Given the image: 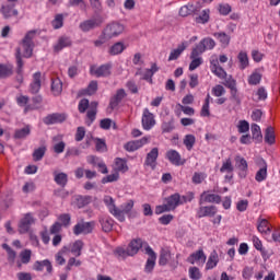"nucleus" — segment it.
I'll use <instances>...</instances> for the list:
<instances>
[{
	"label": "nucleus",
	"instance_id": "f3484780",
	"mask_svg": "<svg viewBox=\"0 0 280 280\" xmlns=\"http://www.w3.org/2000/svg\"><path fill=\"white\" fill-rule=\"evenodd\" d=\"M62 121H67V115L60 113L49 114L44 118V124L46 126H54V124H62Z\"/></svg>",
	"mask_w": 280,
	"mask_h": 280
},
{
	"label": "nucleus",
	"instance_id": "4be33fe9",
	"mask_svg": "<svg viewBox=\"0 0 280 280\" xmlns=\"http://www.w3.org/2000/svg\"><path fill=\"white\" fill-rule=\"evenodd\" d=\"M97 106L98 103L95 101L90 104V108L86 112V126H91L93 121H95V119L97 118Z\"/></svg>",
	"mask_w": 280,
	"mask_h": 280
},
{
	"label": "nucleus",
	"instance_id": "09e8293b",
	"mask_svg": "<svg viewBox=\"0 0 280 280\" xmlns=\"http://www.w3.org/2000/svg\"><path fill=\"white\" fill-rule=\"evenodd\" d=\"M276 137H275V128L272 127H267L265 131V142L268 143L269 145L275 144Z\"/></svg>",
	"mask_w": 280,
	"mask_h": 280
},
{
	"label": "nucleus",
	"instance_id": "0e129e2a",
	"mask_svg": "<svg viewBox=\"0 0 280 280\" xmlns=\"http://www.w3.org/2000/svg\"><path fill=\"white\" fill-rule=\"evenodd\" d=\"M89 108H91V103L89 102V98H83L79 102L78 105V110L81 114L86 113V110H89Z\"/></svg>",
	"mask_w": 280,
	"mask_h": 280
},
{
	"label": "nucleus",
	"instance_id": "79ce46f5",
	"mask_svg": "<svg viewBox=\"0 0 280 280\" xmlns=\"http://www.w3.org/2000/svg\"><path fill=\"white\" fill-rule=\"evenodd\" d=\"M262 75L260 74L259 70H255L247 79V82L250 86H257L260 84Z\"/></svg>",
	"mask_w": 280,
	"mask_h": 280
},
{
	"label": "nucleus",
	"instance_id": "412c9836",
	"mask_svg": "<svg viewBox=\"0 0 280 280\" xmlns=\"http://www.w3.org/2000/svg\"><path fill=\"white\" fill-rule=\"evenodd\" d=\"M126 95H127L126 90L124 89L117 90L116 94L109 101V108H112V110H115V108H117V106L121 104Z\"/></svg>",
	"mask_w": 280,
	"mask_h": 280
},
{
	"label": "nucleus",
	"instance_id": "c9c22d12",
	"mask_svg": "<svg viewBox=\"0 0 280 280\" xmlns=\"http://www.w3.org/2000/svg\"><path fill=\"white\" fill-rule=\"evenodd\" d=\"M51 93L55 97H58L62 93V81L60 78H56L51 80Z\"/></svg>",
	"mask_w": 280,
	"mask_h": 280
},
{
	"label": "nucleus",
	"instance_id": "e2e57ef3",
	"mask_svg": "<svg viewBox=\"0 0 280 280\" xmlns=\"http://www.w3.org/2000/svg\"><path fill=\"white\" fill-rule=\"evenodd\" d=\"M189 278L192 280H199L202 279V273L200 272V269L198 267H190L188 269Z\"/></svg>",
	"mask_w": 280,
	"mask_h": 280
},
{
	"label": "nucleus",
	"instance_id": "bf43d9fd",
	"mask_svg": "<svg viewBox=\"0 0 280 280\" xmlns=\"http://www.w3.org/2000/svg\"><path fill=\"white\" fill-rule=\"evenodd\" d=\"M22 264H30L32 261V249H24L20 253Z\"/></svg>",
	"mask_w": 280,
	"mask_h": 280
},
{
	"label": "nucleus",
	"instance_id": "cd10ccee",
	"mask_svg": "<svg viewBox=\"0 0 280 280\" xmlns=\"http://www.w3.org/2000/svg\"><path fill=\"white\" fill-rule=\"evenodd\" d=\"M14 75V66L0 63V80H5Z\"/></svg>",
	"mask_w": 280,
	"mask_h": 280
},
{
	"label": "nucleus",
	"instance_id": "2f4dec72",
	"mask_svg": "<svg viewBox=\"0 0 280 280\" xmlns=\"http://www.w3.org/2000/svg\"><path fill=\"white\" fill-rule=\"evenodd\" d=\"M66 47H71V38L67 36L59 37L57 44L54 46L55 51H62Z\"/></svg>",
	"mask_w": 280,
	"mask_h": 280
},
{
	"label": "nucleus",
	"instance_id": "39448f33",
	"mask_svg": "<svg viewBox=\"0 0 280 280\" xmlns=\"http://www.w3.org/2000/svg\"><path fill=\"white\" fill-rule=\"evenodd\" d=\"M135 208V200L130 199L127 202L120 206V209L117 208V212L114 214V218L119 222H126V215L132 211Z\"/></svg>",
	"mask_w": 280,
	"mask_h": 280
},
{
	"label": "nucleus",
	"instance_id": "c03bdc74",
	"mask_svg": "<svg viewBox=\"0 0 280 280\" xmlns=\"http://www.w3.org/2000/svg\"><path fill=\"white\" fill-rule=\"evenodd\" d=\"M114 255L117 257V259H126V257H132V254H130L128 247H117L114 250Z\"/></svg>",
	"mask_w": 280,
	"mask_h": 280
},
{
	"label": "nucleus",
	"instance_id": "9d476101",
	"mask_svg": "<svg viewBox=\"0 0 280 280\" xmlns=\"http://www.w3.org/2000/svg\"><path fill=\"white\" fill-rule=\"evenodd\" d=\"M149 142H150V138L143 137L139 140H133V141L127 142L124 145V148L127 152H137V150H139L140 148H143V145H148Z\"/></svg>",
	"mask_w": 280,
	"mask_h": 280
},
{
	"label": "nucleus",
	"instance_id": "a878e982",
	"mask_svg": "<svg viewBox=\"0 0 280 280\" xmlns=\"http://www.w3.org/2000/svg\"><path fill=\"white\" fill-rule=\"evenodd\" d=\"M165 202L167 205V208L171 210V211H174L176 209V207H179V205H182V201H180V194L178 192H175L171 196H168L166 199H165Z\"/></svg>",
	"mask_w": 280,
	"mask_h": 280
},
{
	"label": "nucleus",
	"instance_id": "f257e3e1",
	"mask_svg": "<svg viewBox=\"0 0 280 280\" xmlns=\"http://www.w3.org/2000/svg\"><path fill=\"white\" fill-rule=\"evenodd\" d=\"M36 37V30L28 31L22 39V49L24 58H32L34 54V38Z\"/></svg>",
	"mask_w": 280,
	"mask_h": 280
},
{
	"label": "nucleus",
	"instance_id": "49530a36",
	"mask_svg": "<svg viewBox=\"0 0 280 280\" xmlns=\"http://www.w3.org/2000/svg\"><path fill=\"white\" fill-rule=\"evenodd\" d=\"M32 132V129L30 128V126H26L22 129H16L14 132V139H26L27 137H30Z\"/></svg>",
	"mask_w": 280,
	"mask_h": 280
},
{
	"label": "nucleus",
	"instance_id": "6e6552de",
	"mask_svg": "<svg viewBox=\"0 0 280 280\" xmlns=\"http://www.w3.org/2000/svg\"><path fill=\"white\" fill-rule=\"evenodd\" d=\"M156 126V120L154 119V114L150 109L144 108L142 113V128L143 130H152Z\"/></svg>",
	"mask_w": 280,
	"mask_h": 280
},
{
	"label": "nucleus",
	"instance_id": "a211bd4d",
	"mask_svg": "<svg viewBox=\"0 0 280 280\" xmlns=\"http://www.w3.org/2000/svg\"><path fill=\"white\" fill-rule=\"evenodd\" d=\"M32 224H34V217L32 215V213H26L19 223L20 233H28Z\"/></svg>",
	"mask_w": 280,
	"mask_h": 280
},
{
	"label": "nucleus",
	"instance_id": "864d4df0",
	"mask_svg": "<svg viewBox=\"0 0 280 280\" xmlns=\"http://www.w3.org/2000/svg\"><path fill=\"white\" fill-rule=\"evenodd\" d=\"M172 253H170V250L162 249L160 254L159 265L167 266V262L170 261Z\"/></svg>",
	"mask_w": 280,
	"mask_h": 280
},
{
	"label": "nucleus",
	"instance_id": "4d7b16f0",
	"mask_svg": "<svg viewBox=\"0 0 280 280\" xmlns=\"http://www.w3.org/2000/svg\"><path fill=\"white\" fill-rule=\"evenodd\" d=\"M257 98H254V102H264L268 100V92L266 91V88L261 86L257 90L255 93Z\"/></svg>",
	"mask_w": 280,
	"mask_h": 280
},
{
	"label": "nucleus",
	"instance_id": "72a5a7b5",
	"mask_svg": "<svg viewBox=\"0 0 280 280\" xmlns=\"http://www.w3.org/2000/svg\"><path fill=\"white\" fill-rule=\"evenodd\" d=\"M126 51V45L121 42H117L110 46L108 54L109 56H119V54H124Z\"/></svg>",
	"mask_w": 280,
	"mask_h": 280
},
{
	"label": "nucleus",
	"instance_id": "bb28decb",
	"mask_svg": "<svg viewBox=\"0 0 280 280\" xmlns=\"http://www.w3.org/2000/svg\"><path fill=\"white\" fill-rule=\"evenodd\" d=\"M44 268H46L47 272L51 273V271L54 270V267L51 266V261H49V259H45V260H36L33 269L36 270L37 272H43Z\"/></svg>",
	"mask_w": 280,
	"mask_h": 280
},
{
	"label": "nucleus",
	"instance_id": "9b49d317",
	"mask_svg": "<svg viewBox=\"0 0 280 280\" xmlns=\"http://www.w3.org/2000/svg\"><path fill=\"white\" fill-rule=\"evenodd\" d=\"M0 13L3 19H16L19 16V10H16L15 4H2L0 8Z\"/></svg>",
	"mask_w": 280,
	"mask_h": 280
},
{
	"label": "nucleus",
	"instance_id": "e433bc0d",
	"mask_svg": "<svg viewBox=\"0 0 280 280\" xmlns=\"http://www.w3.org/2000/svg\"><path fill=\"white\" fill-rule=\"evenodd\" d=\"M257 231L262 235L270 233V223L266 219H258Z\"/></svg>",
	"mask_w": 280,
	"mask_h": 280
},
{
	"label": "nucleus",
	"instance_id": "a19ab883",
	"mask_svg": "<svg viewBox=\"0 0 280 280\" xmlns=\"http://www.w3.org/2000/svg\"><path fill=\"white\" fill-rule=\"evenodd\" d=\"M214 38L221 43V47H229L231 43V36H229L226 33L221 32V33H214Z\"/></svg>",
	"mask_w": 280,
	"mask_h": 280
},
{
	"label": "nucleus",
	"instance_id": "58836bf2",
	"mask_svg": "<svg viewBox=\"0 0 280 280\" xmlns=\"http://www.w3.org/2000/svg\"><path fill=\"white\" fill-rule=\"evenodd\" d=\"M83 248H84V242H82V240H78L71 245L70 253H72L74 257H80V255H82Z\"/></svg>",
	"mask_w": 280,
	"mask_h": 280
},
{
	"label": "nucleus",
	"instance_id": "ddd939ff",
	"mask_svg": "<svg viewBox=\"0 0 280 280\" xmlns=\"http://www.w3.org/2000/svg\"><path fill=\"white\" fill-rule=\"evenodd\" d=\"M42 78H43V74L40 73V71L35 72L33 74V81L31 82L30 88H28V91L32 95H36L40 92V86H43L42 81H40Z\"/></svg>",
	"mask_w": 280,
	"mask_h": 280
},
{
	"label": "nucleus",
	"instance_id": "6e6d98bb",
	"mask_svg": "<svg viewBox=\"0 0 280 280\" xmlns=\"http://www.w3.org/2000/svg\"><path fill=\"white\" fill-rule=\"evenodd\" d=\"M196 12V7L194 4H187L179 9V16H189Z\"/></svg>",
	"mask_w": 280,
	"mask_h": 280
},
{
	"label": "nucleus",
	"instance_id": "5701e85b",
	"mask_svg": "<svg viewBox=\"0 0 280 280\" xmlns=\"http://www.w3.org/2000/svg\"><path fill=\"white\" fill-rule=\"evenodd\" d=\"M236 168L240 170V176L241 178H246V175L248 174V162L246 159L237 155L235 158Z\"/></svg>",
	"mask_w": 280,
	"mask_h": 280
},
{
	"label": "nucleus",
	"instance_id": "4468645a",
	"mask_svg": "<svg viewBox=\"0 0 280 280\" xmlns=\"http://www.w3.org/2000/svg\"><path fill=\"white\" fill-rule=\"evenodd\" d=\"M205 202L220 205V202H222V197L220 195L210 194L209 191H203L200 195L199 205H205Z\"/></svg>",
	"mask_w": 280,
	"mask_h": 280
},
{
	"label": "nucleus",
	"instance_id": "8fccbe9b",
	"mask_svg": "<svg viewBox=\"0 0 280 280\" xmlns=\"http://www.w3.org/2000/svg\"><path fill=\"white\" fill-rule=\"evenodd\" d=\"M233 162L231 159H228L222 163V166L220 168L221 174H233L234 172Z\"/></svg>",
	"mask_w": 280,
	"mask_h": 280
},
{
	"label": "nucleus",
	"instance_id": "13d9d810",
	"mask_svg": "<svg viewBox=\"0 0 280 280\" xmlns=\"http://www.w3.org/2000/svg\"><path fill=\"white\" fill-rule=\"evenodd\" d=\"M54 30H60L65 25V16L62 14H57L51 22Z\"/></svg>",
	"mask_w": 280,
	"mask_h": 280
},
{
	"label": "nucleus",
	"instance_id": "69168bd1",
	"mask_svg": "<svg viewBox=\"0 0 280 280\" xmlns=\"http://www.w3.org/2000/svg\"><path fill=\"white\" fill-rule=\"evenodd\" d=\"M211 93L214 97H222V95H225L226 90L223 85L217 84L212 88Z\"/></svg>",
	"mask_w": 280,
	"mask_h": 280
},
{
	"label": "nucleus",
	"instance_id": "a18cd8bd",
	"mask_svg": "<svg viewBox=\"0 0 280 280\" xmlns=\"http://www.w3.org/2000/svg\"><path fill=\"white\" fill-rule=\"evenodd\" d=\"M183 143H184L186 150H188V152H191V150H194V145H196V136L186 135L184 137Z\"/></svg>",
	"mask_w": 280,
	"mask_h": 280
},
{
	"label": "nucleus",
	"instance_id": "1a4fd4ad",
	"mask_svg": "<svg viewBox=\"0 0 280 280\" xmlns=\"http://www.w3.org/2000/svg\"><path fill=\"white\" fill-rule=\"evenodd\" d=\"M166 159L172 165H175V167H180V165H185V163H187V160L183 159L180 153L174 149L166 152Z\"/></svg>",
	"mask_w": 280,
	"mask_h": 280
},
{
	"label": "nucleus",
	"instance_id": "680f3d73",
	"mask_svg": "<svg viewBox=\"0 0 280 280\" xmlns=\"http://www.w3.org/2000/svg\"><path fill=\"white\" fill-rule=\"evenodd\" d=\"M117 180H119V173H117V171H115V173L103 177L102 184L106 185L108 183H117Z\"/></svg>",
	"mask_w": 280,
	"mask_h": 280
},
{
	"label": "nucleus",
	"instance_id": "0eeeda50",
	"mask_svg": "<svg viewBox=\"0 0 280 280\" xmlns=\"http://www.w3.org/2000/svg\"><path fill=\"white\" fill-rule=\"evenodd\" d=\"M259 170L256 172L255 180L256 183H264L268 178V163L266 160L260 159L257 162Z\"/></svg>",
	"mask_w": 280,
	"mask_h": 280
},
{
	"label": "nucleus",
	"instance_id": "f704fd0d",
	"mask_svg": "<svg viewBox=\"0 0 280 280\" xmlns=\"http://www.w3.org/2000/svg\"><path fill=\"white\" fill-rule=\"evenodd\" d=\"M237 60L240 62L238 69H241V71H244V69H248V66L250 63L248 61V54H246V51L238 52Z\"/></svg>",
	"mask_w": 280,
	"mask_h": 280
},
{
	"label": "nucleus",
	"instance_id": "37998d69",
	"mask_svg": "<svg viewBox=\"0 0 280 280\" xmlns=\"http://www.w3.org/2000/svg\"><path fill=\"white\" fill-rule=\"evenodd\" d=\"M187 49V46L184 44L179 45L176 49H173L168 56V62H172V60H178L180 58V54Z\"/></svg>",
	"mask_w": 280,
	"mask_h": 280
},
{
	"label": "nucleus",
	"instance_id": "aec40b11",
	"mask_svg": "<svg viewBox=\"0 0 280 280\" xmlns=\"http://www.w3.org/2000/svg\"><path fill=\"white\" fill-rule=\"evenodd\" d=\"M218 213L215 206H201L197 211V218H213Z\"/></svg>",
	"mask_w": 280,
	"mask_h": 280
},
{
	"label": "nucleus",
	"instance_id": "7c9ffc66",
	"mask_svg": "<svg viewBox=\"0 0 280 280\" xmlns=\"http://www.w3.org/2000/svg\"><path fill=\"white\" fill-rule=\"evenodd\" d=\"M142 247L143 241H141V238H136L129 243L127 248L129 249L131 257H135V255H137V253H139V249Z\"/></svg>",
	"mask_w": 280,
	"mask_h": 280
},
{
	"label": "nucleus",
	"instance_id": "b1692460",
	"mask_svg": "<svg viewBox=\"0 0 280 280\" xmlns=\"http://www.w3.org/2000/svg\"><path fill=\"white\" fill-rule=\"evenodd\" d=\"M52 176L56 185H58L62 189L67 187V183H69V175H67V173L55 171L52 173Z\"/></svg>",
	"mask_w": 280,
	"mask_h": 280
},
{
	"label": "nucleus",
	"instance_id": "ea45409f",
	"mask_svg": "<svg viewBox=\"0 0 280 280\" xmlns=\"http://www.w3.org/2000/svg\"><path fill=\"white\" fill-rule=\"evenodd\" d=\"M104 205L107 207L109 213L115 217L117 213V206H115V199L110 196H105L103 199Z\"/></svg>",
	"mask_w": 280,
	"mask_h": 280
},
{
	"label": "nucleus",
	"instance_id": "c85d7f7f",
	"mask_svg": "<svg viewBox=\"0 0 280 280\" xmlns=\"http://www.w3.org/2000/svg\"><path fill=\"white\" fill-rule=\"evenodd\" d=\"M114 172L126 174V172H128V162L125 159L116 158Z\"/></svg>",
	"mask_w": 280,
	"mask_h": 280
},
{
	"label": "nucleus",
	"instance_id": "c756f323",
	"mask_svg": "<svg viewBox=\"0 0 280 280\" xmlns=\"http://www.w3.org/2000/svg\"><path fill=\"white\" fill-rule=\"evenodd\" d=\"M91 202H93V197L85 195H78L75 197V205L78 207V209H84V207H88V205H91Z\"/></svg>",
	"mask_w": 280,
	"mask_h": 280
},
{
	"label": "nucleus",
	"instance_id": "423d86ee",
	"mask_svg": "<svg viewBox=\"0 0 280 280\" xmlns=\"http://www.w3.org/2000/svg\"><path fill=\"white\" fill-rule=\"evenodd\" d=\"M102 23H104V19H102V16H95L90 20H85L81 22L79 27L81 32H91V30L101 27Z\"/></svg>",
	"mask_w": 280,
	"mask_h": 280
},
{
	"label": "nucleus",
	"instance_id": "20e7f679",
	"mask_svg": "<svg viewBox=\"0 0 280 280\" xmlns=\"http://www.w3.org/2000/svg\"><path fill=\"white\" fill-rule=\"evenodd\" d=\"M90 73L95 78H108L113 73V63H105L100 67L92 66Z\"/></svg>",
	"mask_w": 280,
	"mask_h": 280
},
{
	"label": "nucleus",
	"instance_id": "5fc2aeb1",
	"mask_svg": "<svg viewBox=\"0 0 280 280\" xmlns=\"http://www.w3.org/2000/svg\"><path fill=\"white\" fill-rule=\"evenodd\" d=\"M211 14V11L209 9H205L199 16L195 19L196 23H201L205 25V23H209V15Z\"/></svg>",
	"mask_w": 280,
	"mask_h": 280
},
{
	"label": "nucleus",
	"instance_id": "dca6fc26",
	"mask_svg": "<svg viewBox=\"0 0 280 280\" xmlns=\"http://www.w3.org/2000/svg\"><path fill=\"white\" fill-rule=\"evenodd\" d=\"M187 261L188 264H201L205 265L207 261V255H205V250H202V248L198 249L197 252L190 254L187 257Z\"/></svg>",
	"mask_w": 280,
	"mask_h": 280
},
{
	"label": "nucleus",
	"instance_id": "f03ea898",
	"mask_svg": "<svg viewBox=\"0 0 280 280\" xmlns=\"http://www.w3.org/2000/svg\"><path fill=\"white\" fill-rule=\"evenodd\" d=\"M124 25L119 22H113L108 24L103 31V38L105 40H110L112 38H117L124 34Z\"/></svg>",
	"mask_w": 280,
	"mask_h": 280
},
{
	"label": "nucleus",
	"instance_id": "603ef678",
	"mask_svg": "<svg viewBox=\"0 0 280 280\" xmlns=\"http://www.w3.org/2000/svg\"><path fill=\"white\" fill-rule=\"evenodd\" d=\"M252 137L255 141L258 142H261V139H264V136H261V127H259V125H252Z\"/></svg>",
	"mask_w": 280,
	"mask_h": 280
},
{
	"label": "nucleus",
	"instance_id": "4c0bfd02",
	"mask_svg": "<svg viewBox=\"0 0 280 280\" xmlns=\"http://www.w3.org/2000/svg\"><path fill=\"white\" fill-rule=\"evenodd\" d=\"M161 130L163 135H167L173 130H176V121L174 120V118H171L168 121H163L161 125Z\"/></svg>",
	"mask_w": 280,
	"mask_h": 280
},
{
	"label": "nucleus",
	"instance_id": "6ab92c4d",
	"mask_svg": "<svg viewBox=\"0 0 280 280\" xmlns=\"http://www.w3.org/2000/svg\"><path fill=\"white\" fill-rule=\"evenodd\" d=\"M158 159H159V148H153L147 154V158L144 160V165H147V167H151V170H156Z\"/></svg>",
	"mask_w": 280,
	"mask_h": 280
},
{
	"label": "nucleus",
	"instance_id": "052dcab7",
	"mask_svg": "<svg viewBox=\"0 0 280 280\" xmlns=\"http://www.w3.org/2000/svg\"><path fill=\"white\" fill-rule=\"evenodd\" d=\"M205 51H206L205 48L199 43L196 45V47L192 48L190 58H201L200 56H202Z\"/></svg>",
	"mask_w": 280,
	"mask_h": 280
},
{
	"label": "nucleus",
	"instance_id": "3c124183",
	"mask_svg": "<svg viewBox=\"0 0 280 280\" xmlns=\"http://www.w3.org/2000/svg\"><path fill=\"white\" fill-rule=\"evenodd\" d=\"M199 44H201V47L206 51L211 50L215 47V40H213V38H211V37H206V38L201 39L199 42Z\"/></svg>",
	"mask_w": 280,
	"mask_h": 280
},
{
	"label": "nucleus",
	"instance_id": "2eb2a0df",
	"mask_svg": "<svg viewBox=\"0 0 280 280\" xmlns=\"http://www.w3.org/2000/svg\"><path fill=\"white\" fill-rule=\"evenodd\" d=\"M145 253L149 255V258L147 260L144 271L152 272V270H154V266H156V253H154V249L150 246L145 247Z\"/></svg>",
	"mask_w": 280,
	"mask_h": 280
},
{
	"label": "nucleus",
	"instance_id": "774afa93",
	"mask_svg": "<svg viewBox=\"0 0 280 280\" xmlns=\"http://www.w3.org/2000/svg\"><path fill=\"white\" fill-rule=\"evenodd\" d=\"M250 130V125L246 120H241L237 125V131L240 135H244Z\"/></svg>",
	"mask_w": 280,
	"mask_h": 280
},
{
	"label": "nucleus",
	"instance_id": "7ed1b4c3",
	"mask_svg": "<svg viewBox=\"0 0 280 280\" xmlns=\"http://www.w3.org/2000/svg\"><path fill=\"white\" fill-rule=\"evenodd\" d=\"M95 230V221H84L81 220L80 222H78L72 231L74 235H91V233H93V231Z\"/></svg>",
	"mask_w": 280,
	"mask_h": 280
},
{
	"label": "nucleus",
	"instance_id": "de8ad7c7",
	"mask_svg": "<svg viewBox=\"0 0 280 280\" xmlns=\"http://www.w3.org/2000/svg\"><path fill=\"white\" fill-rule=\"evenodd\" d=\"M46 152H47V147L45 145H42L35 149L33 152V161L35 162L43 161V158L45 156Z\"/></svg>",
	"mask_w": 280,
	"mask_h": 280
},
{
	"label": "nucleus",
	"instance_id": "338daca9",
	"mask_svg": "<svg viewBox=\"0 0 280 280\" xmlns=\"http://www.w3.org/2000/svg\"><path fill=\"white\" fill-rule=\"evenodd\" d=\"M2 248L8 253L9 261L14 262V259H16V252H14V249H12V247H10V245L7 243L2 244Z\"/></svg>",
	"mask_w": 280,
	"mask_h": 280
},
{
	"label": "nucleus",
	"instance_id": "393cba45",
	"mask_svg": "<svg viewBox=\"0 0 280 280\" xmlns=\"http://www.w3.org/2000/svg\"><path fill=\"white\" fill-rule=\"evenodd\" d=\"M98 222L104 233H110V231H113V226L115 224V220H113V218L108 215H103L98 219Z\"/></svg>",
	"mask_w": 280,
	"mask_h": 280
},
{
	"label": "nucleus",
	"instance_id": "473e14b6",
	"mask_svg": "<svg viewBox=\"0 0 280 280\" xmlns=\"http://www.w3.org/2000/svg\"><path fill=\"white\" fill-rule=\"evenodd\" d=\"M220 261V258L218 256V252L213 250L211 252L208 261L206 264V270H213V268H215V266H218Z\"/></svg>",
	"mask_w": 280,
	"mask_h": 280
},
{
	"label": "nucleus",
	"instance_id": "f8f14e48",
	"mask_svg": "<svg viewBox=\"0 0 280 280\" xmlns=\"http://www.w3.org/2000/svg\"><path fill=\"white\" fill-rule=\"evenodd\" d=\"M15 60H16V77L15 80L19 84H23V58L21 57V48L15 50Z\"/></svg>",
	"mask_w": 280,
	"mask_h": 280
}]
</instances>
